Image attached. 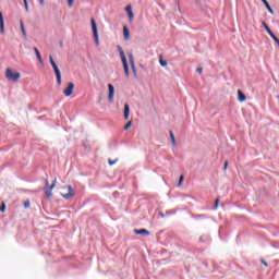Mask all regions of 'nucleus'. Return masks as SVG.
<instances>
[{"label": "nucleus", "mask_w": 279, "mask_h": 279, "mask_svg": "<svg viewBox=\"0 0 279 279\" xmlns=\"http://www.w3.org/2000/svg\"><path fill=\"white\" fill-rule=\"evenodd\" d=\"M228 166H229V162L225 161V170H227Z\"/></svg>", "instance_id": "33"}, {"label": "nucleus", "mask_w": 279, "mask_h": 279, "mask_svg": "<svg viewBox=\"0 0 279 279\" xmlns=\"http://www.w3.org/2000/svg\"><path fill=\"white\" fill-rule=\"evenodd\" d=\"M108 162H109L110 166H114L117 163V160L109 159Z\"/></svg>", "instance_id": "27"}, {"label": "nucleus", "mask_w": 279, "mask_h": 279, "mask_svg": "<svg viewBox=\"0 0 279 279\" xmlns=\"http://www.w3.org/2000/svg\"><path fill=\"white\" fill-rule=\"evenodd\" d=\"M24 7L26 8V11H28V2H24Z\"/></svg>", "instance_id": "30"}, {"label": "nucleus", "mask_w": 279, "mask_h": 279, "mask_svg": "<svg viewBox=\"0 0 279 279\" xmlns=\"http://www.w3.org/2000/svg\"><path fill=\"white\" fill-rule=\"evenodd\" d=\"M40 5H45V0H38Z\"/></svg>", "instance_id": "32"}, {"label": "nucleus", "mask_w": 279, "mask_h": 279, "mask_svg": "<svg viewBox=\"0 0 279 279\" xmlns=\"http://www.w3.org/2000/svg\"><path fill=\"white\" fill-rule=\"evenodd\" d=\"M20 28H22V35L24 37H27V32L25 29V25H24V22L22 20H20Z\"/></svg>", "instance_id": "15"}, {"label": "nucleus", "mask_w": 279, "mask_h": 279, "mask_svg": "<svg viewBox=\"0 0 279 279\" xmlns=\"http://www.w3.org/2000/svg\"><path fill=\"white\" fill-rule=\"evenodd\" d=\"M73 4H74V0H68V5H69L70 8H72Z\"/></svg>", "instance_id": "26"}, {"label": "nucleus", "mask_w": 279, "mask_h": 279, "mask_svg": "<svg viewBox=\"0 0 279 279\" xmlns=\"http://www.w3.org/2000/svg\"><path fill=\"white\" fill-rule=\"evenodd\" d=\"M262 263H263L266 267L268 266L267 263H265V262H262Z\"/></svg>", "instance_id": "38"}, {"label": "nucleus", "mask_w": 279, "mask_h": 279, "mask_svg": "<svg viewBox=\"0 0 279 279\" xmlns=\"http://www.w3.org/2000/svg\"><path fill=\"white\" fill-rule=\"evenodd\" d=\"M118 50H119L120 58H121V61H122V64H123L124 74L128 77L130 75V72H129L128 61H126V58H125V52H123V48H121V46H118Z\"/></svg>", "instance_id": "2"}, {"label": "nucleus", "mask_w": 279, "mask_h": 279, "mask_svg": "<svg viewBox=\"0 0 279 279\" xmlns=\"http://www.w3.org/2000/svg\"><path fill=\"white\" fill-rule=\"evenodd\" d=\"M130 114V107L128 104L124 105V119L128 120Z\"/></svg>", "instance_id": "16"}, {"label": "nucleus", "mask_w": 279, "mask_h": 279, "mask_svg": "<svg viewBox=\"0 0 279 279\" xmlns=\"http://www.w3.org/2000/svg\"><path fill=\"white\" fill-rule=\"evenodd\" d=\"M27 0H24V2H26Z\"/></svg>", "instance_id": "39"}, {"label": "nucleus", "mask_w": 279, "mask_h": 279, "mask_svg": "<svg viewBox=\"0 0 279 279\" xmlns=\"http://www.w3.org/2000/svg\"><path fill=\"white\" fill-rule=\"evenodd\" d=\"M274 40L277 38V36L274 34L272 36H270Z\"/></svg>", "instance_id": "35"}, {"label": "nucleus", "mask_w": 279, "mask_h": 279, "mask_svg": "<svg viewBox=\"0 0 279 279\" xmlns=\"http://www.w3.org/2000/svg\"><path fill=\"white\" fill-rule=\"evenodd\" d=\"M5 76L10 82H19L21 74L19 72H13L11 69H7Z\"/></svg>", "instance_id": "5"}, {"label": "nucleus", "mask_w": 279, "mask_h": 279, "mask_svg": "<svg viewBox=\"0 0 279 279\" xmlns=\"http://www.w3.org/2000/svg\"><path fill=\"white\" fill-rule=\"evenodd\" d=\"M238 100L240 102H244L247 100L246 95L241 89H238Z\"/></svg>", "instance_id": "10"}, {"label": "nucleus", "mask_w": 279, "mask_h": 279, "mask_svg": "<svg viewBox=\"0 0 279 279\" xmlns=\"http://www.w3.org/2000/svg\"><path fill=\"white\" fill-rule=\"evenodd\" d=\"M123 36L125 41L130 40V31L126 25L123 26Z\"/></svg>", "instance_id": "12"}, {"label": "nucleus", "mask_w": 279, "mask_h": 279, "mask_svg": "<svg viewBox=\"0 0 279 279\" xmlns=\"http://www.w3.org/2000/svg\"><path fill=\"white\" fill-rule=\"evenodd\" d=\"M92 32H93V36H94V41H95L96 46L98 47L100 45V43H99V34H98L97 23H96L95 19H92Z\"/></svg>", "instance_id": "4"}, {"label": "nucleus", "mask_w": 279, "mask_h": 279, "mask_svg": "<svg viewBox=\"0 0 279 279\" xmlns=\"http://www.w3.org/2000/svg\"><path fill=\"white\" fill-rule=\"evenodd\" d=\"M183 182H184V175L181 174L180 178H179L178 186H182Z\"/></svg>", "instance_id": "20"}, {"label": "nucleus", "mask_w": 279, "mask_h": 279, "mask_svg": "<svg viewBox=\"0 0 279 279\" xmlns=\"http://www.w3.org/2000/svg\"><path fill=\"white\" fill-rule=\"evenodd\" d=\"M49 61H50V64H51L52 69L54 70V73H56V76H57V84L60 86V84H61L60 69H58V64L56 63V61H53L52 56L49 57Z\"/></svg>", "instance_id": "3"}, {"label": "nucleus", "mask_w": 279, "mask_h": 279, "mask_svg": "<svg viewBox=\"0 0 279 279\" xmlns=\"http://www.w3.org/2000/svg\"><path fill=\"white\" fill-rule=\"evenodd\" d=\"M0 32L1 34H4V20L2 12H0Z\"/></svg>", "instance_id": "14"}, {"label": "nucleus", "mask_w": 279, "mask_h": 279, "mask_svg": "<svg viewBox=\"0 0 279 279\" xmlns=\"http://www.w3.org/2000/svg\"><path fill=\"white\" fill-rule=\"evenodd\" d=\"M134 233L136 235H145V236L150 235V232L147 229H135Z\"/></svg>", "instance_id": "9"}, {"label": "nucleus", "mask_w": 279, "mask_h": 279, "mask_svg": "<svg viewBox=\"0 0 279 279\" xmlns=\"http://www.w3.org/2000/svg\"><path fill=\"white\" fill-rule=\"evenodd\" d=\"M0 211L4 213L5 211V204L2 203V205L0 206Z\"/></svg>", "instance_id": "25"}, {"label": "nucleus", "mask_w": 279, "mask_h": 279, "mask_svg": "<svg viewBox=\"0 0 279 279\" xmlns=\"http://www.w3.org/2000/svg\"><path fill=\"white\" fill-rule=\"evenodd\" d=\"M169 135H170L173 147H177V141H175L173 131H169Z\"/></svg>", "instance_id": "17"}, {"label": "nucleus", "mask_w": 279, "mask_h": 279, "mask_svg": "<svg viewBox=\"0 0 279 279\" xmlns=\"http://www.w3.org/2000/svg\"><path fill=\"white\" fill-rule=\"evenodd\" d=\"M125 11H126V14H128V16H129L130 22H132V21L134 20V13H133V11H132L131 5H128V7L125 8Z\"/></svg>", "instance_id": "11"}, {"label": "nucleus", "mask_w": 279, "mask_h": 279, "mask_svg": "<svg viewBox=\"0 0 279 279\" xmlns=\"http://www.w3.org/2000/svg\"><path fill=\"white\" fill-rule=\"evenodd\" d=\"M274 40H275V41L277 43V45L279 46V38L276 37Z\"/></svg>", "instance_id": "34"}, {"label": "nucleus", "mask_w": 279, "mask_h": 279, "mask_svg": "<svg viewBox=\"0 0 279 279\" xmlns=\"http://www.w3.org/2000/svg\"><path fill=\"white\" fill-rule=\"evenodd\" d=\"M29 206H31V202L29 201L24 202V208H28Z\"/></svg>", "instance_id": "24"}, {"label": "nucleus", "mask_w": 279, "mask_h": 279, "mask_svg": "<svg viewBox=\"0 0 279 279\" xmlns=\"http://www.w3.org/2000/svg\"><path fill=\"white\" fill-rule=\"evenodd\" d=\"M68 193L66 194H61L63 198L65 199H70L71 197H73L75 195L74 190L72 189L71 185H69L68 187Z\"/></svg>", "instance_id": "8"}, {"label": "nucleus", "mask_w": 279, "mask_h": 279, "mask_svg": "<svg viewBox=\"0 0 279 279\" xmlns=\"http://www.w3.org/2000/svg\"><path fill=\"white\" fill-rule=\"evenodd\" d=\"M73 90H74V83L70 82L68 84V87L63 90V95L65 97H70L73 94Z\"/></svg>", "instance_id": "7"}, {"label": "nucleus", "mask_w": 279, "mask_h": 279, "mask_svg": "<svg viewBox=\"0 0 279 279\" xmlns=\"http://www.w3.org/2000/svg\"><path fill=\"white\" fill-rule=\"evenodd\" d=\"M108 90H109L108 100H109L110 104H113L114 102L116 88L112 84H108Z\"/></svg>", "instance_id": "6"}, {"label": "nucleus", "mask_w": 279, "mask_h": 279, "mask_svg": "<svg viewBox=\"0 0 279 279\" xmlns=\"http://www.w3.org/2000/svg\"><path fill=\"white\" fill-rule=\"evenodd\" d=\"M268 34H270V32H272L270 28H267V31H266Z\"/></svg>", "instance_id": "36"}, {"label": "nucleus", "mask_w": 279, "mask_h": 279, "mask_svg": "<svg viewBox=\"0 0 279 279\" xmlns=\"http://www.w3.org/2000/svg\"><path fill=\"white\" fill-rule=\"evenodd\" d=\"M268 35L271 37L274 35L272 31L270 33H268Z\"/></svg>", "instance_id": "37"}, {"label": "nucleus", "mask_w": 279, "mask_h": 279, "mask_svg": "<svg viewBox=\"0 0 279 279\" xmlns=\"http://www.w3.org/2000/svg\"><path fill=\"white\" fill-rule=\"evenodd\" d=\"M262 2L265 4V7L267 8V10L269 11V14H275L274 10L271 9V7H270L269 3L267 2V0H262Z\"/></svg>", "instance_id": "18"}, {"label": "nucleus", "mask_w": 279, "mask_h": 279, "mask_svg": "<svg viewBox=\"0 0 279 279\" xmlns=\"http://www.w3.org/2000/svg\"><path fill=\"white\" fill-rule=\"evenodd\" d=\"M132 126V121H130L125 126L124 130L128 131Z\"/></svg>", "instance_id": "23"}, {"label": "nucleus", "mask_w": 279, "mask_h": 279, "mask_svg": "<svg viewBox=\"0 0 279 279\" xmlns=\"http://www.w3.org/2000/svg\"><path fill=\"white\" fill-rule=\"evenodd\" d=\"M131 68H132L134 76L137 77V72H136L135 64L131 65Z\"/></svg>", "instance_id": "21"}, {"label": "nucleus", "mask_w": 279, "mask_h": 279, "mask_svg": "<svg viewBox=\"0 0 279 279\" xmlns=\"http://www.w3.org/2000/svg\"><path fill=\"white\" fill-rule=\"evenodd\" d=\"M159 63H160L161 66H167L168 65V62L163 61V60H160Z\"/></svg>", "instance_id": "22"}, {"label": "nucleus", "mask_w": 279, "mask_h": 279, "mask_svg": "<svg viewBox=\"0 0 279 279\" xmlns=\"http://www.w3.org/2000/svg\"><path fill=\"white\" fill-rule=\"evenodd\" d=\"M196 72H197L198 74H202L203 69H202V68H198V69L196 70Z\"/></svg>", "instance_id": "29"}, {"label": "nucleus", "mask_w": 279, "mask_h": 279, "mask_svg": "<svg viewBox=\"0 0 279 279\" xmlns=\"http://www.w3.org/2000/svg\"><path fill=\"white\" fill-rule=\"evenodd\" d=\"M129 61L131 65H135L134 57L132 53L129 54Z\"/></svg>", "instance_id": "19"}, {"label": "nucleus", "mask_w": 279, "mask_h": 279, "mask_svg": "<svg viewBox=\"0 0 279 279\" xmlns=\"http://www.w3.org/2000/svg\"><path fill=\"white\" fill-rule=\"evenodd\" d=\"M219 206V199H216L215 209H217Z\"/></svg>", "instance_id": "28"}, {"label": "nucleus", "mask_w": 279, "mask_h": 279, "mask_svg": "<svg viewBox=\"0 0 279 279\" xmlns=\"http://www.w3.org/2000/svg\"><path fill=\"white\" fill-rule=\"evenodd\" d=\"M34 52H35L36 58H37V60L39 61V63H40V64H44V60H43V57H41V54H40L38 48H34Z\"/></svg>", "instance_id": "13"}, {"label": "nucleus", "mask_w": 279, "mask_h": 279, "mask_svg": "<svg viewBox=\"0 0 279 279\" xmlns=\"http://www.w3.org/2000/svg\"><path fill=\"white\" fill-rule=\"evenodd\" d=\"M264 26H265L266 32H267L268 29H270L269 26H268L265 22H264Z\"/></svg>", "instance_id": "31"}, {"label": "nucleus", "mask_w": 279, "mask_h": 279, "mask_svg": "<svg viewBox=\"0 0 279 279\" xmlns=\"http://www.w3.org/2000/svg\"><path fill=\"white\" fill-rule=\"evenodd\" d=\"M57 182H58L57 179H54V181L50 185L48 179H46L44 190H45V194H46L47 198H51L53 196L52 191L56 187Z\"/></svg>", "instance_id": "1"}]
</instances>
